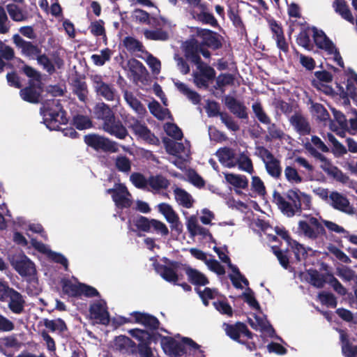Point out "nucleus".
I'll return each mask as SVG.
<instances>
[{"label":"nucleus","instance_id":"nucleus-1","mask_svg":"<svg viewBox=\"0 0 357 357\" xmlns=\"http://www.w3.org/2000/svg\"><path fill=\"white\" fill-rule=\"evenodd\" d=\"M273 201L281 212L287 217H293L296 213L301 214L303 210H310L312 205L310 195L301 192L299 189H290L286 193V197L291 202H287L278 192L274 191Z\"/></svg>","mask_w":357,"mask_h":357},{"label":"nucleus","instance_id":"nucleus-2","mask_svg":"<svg viewBox=\"0 0 357 357\" xmlns=\"http://www.w3.org/2000/svg\"><path fill=\"white\" fill-rule=\"evenodd\" d=\"M40 114L43 117V123L51 130H58L61 125H66L68 122L66 112L59 100H47L40 108Z\"/></svg>","mask_w":357,"mask_h":357},{"label":"nucleus","instance_id":"nucleus-3","mask_svg":"<svg viewBox=\"0 0 357 357\" xmlns=\"http://www.w3.org/2000/svg\"><path fill=\"white\" fill-rule=\"evenodd\" d=\"M84 142L96 151L104 153H116L119 151L116 142L96 133H90L84 136Z\"/></svg>","mask_w":357,"mask_h":357},{"label":"nucleus","instance_id":"nucleus-4","mask_svg":"<svg viewBox=\"0 0 357 357\" xmlns=\"http://www.w3.org/2000/svg\"><path fill=\"white\" fill-rule=\"evenodd\" d=\"M124 122L126 125L131 129L133 133L141 139L151 144L157 145L159 144L158 138L151 131L145 123H142L138 119L128 115L126 116Z\"/></svg>","mask_w":357,"mask_h":357},{"label":"nucleus","instance_id":"nucleus-5","mask_svg":"<svg viewBox=\"0 0 357 357\" xmlns=\"http://www.w3.org/2000/svg\"><path fill=\"white\" fill-rule=\"evenodd\" d=\"M196 66L198 71L192 73L193 82L197 88L207 89L209 82L215 79L216 72L213 67L206 63Z\"/></svg>","mask_w":357,"mask_h":357},{"label":"nucleus","instance_id":"nucleus-6","mask_svg":"<svg viewBox=\"0 0 357 357\" xmlns=\"http://www.w3.org/2000/svg\"><path fill=\"white\" fill-rule=\"evenodd\" d=\"M93 88L96 95L107 101H114L117 97V91L114 84L106 83L100 75H92L90 77Z\"/></svg>","mask_w":357,"mask_h":357},{"label":"nucleus","instance_id":"nucleus-7","mask_svg":"<svg viewBox=\"0 0 357 357\" xmlns=\"http://www.w3.org/2000/svg\"><path fill=\"white\" fill-rule=\"evenodd\" d=\"M165 262L167 265L157 264L155 265L156 272L167 282L177 284L179 280V275L176 271L181 268L184 266L181 262L176 261H171L167 258H164Z\"/></svg>","mask_w":357,"mask_h":357},{"label":"nucleus","instance_id":"nucleus-8","mask_svg":"<svg viewBox=\"0 0 357 357\" xmlns=\"http://www.w3.org/2000/svg\"><path fill=\"white\" fill-rule=\"evenodd\" d=\"M298 231L310 239H317L319 235L326 234L322 224L315 217H310L309 222L300 220L298 225Z\"/></svg>","mask_w":357,"mask_h":357},{"label":"nucleus","instance_id":"nucleus-9","mask_svg":"<svg viewBox=\"0 0 357 357\" xmlns=\"http://www.w3.org/2000/svg\"><path fill=\"white\" fill-rule=\"evenodd\" d=\"M197 35L202 39V46L213 50H218L222 47L223 37L215 31L207 29H197Z\"/></svg>","mask_w":357,"mask_h":357},{"label":"nucleus","instance_id":"nucleus-10","mask_svg":"<svg viewBox=\"0 0 357 357\" xmlns=\"http://www.w3.org/2000/svg\"><path fill=\"white\" fill-rule=\"evenodd\" d=\"M10 264L18 274L22 277L32 276L36 273L35 264L24 254L14 256Z\"/></svg>","mask_w":357,"mask_h":357},{"label":"nucleus","instance_id":"nucleus-11","mask_svg":"<svg viewBox=\"0 0 357 357\" xmlns=\"http://www.w3.org/2000/svg\"><path fill=\"white\" fill-rule=\"evenodd\" d=\"M158 211L162 214L167 222L170 224L172 231H176L177 235L183 232V224L172 206L167 203H160L158 205Z\"/></svg>","mask_w":357,"mask_h":357},{"label":"nucleus","instance_id":"nucleus-12","mask_svg":"<svg viewBox=\"0 0 357 357\" xmlns=\"http://www.w3.org/2000/svg\"><path fill=\"white\" fill-rule=\"evenodd\" d=\"M43 92V83L29 80L28 86L22 89L20 95L22 99L30 103H38Z\"/></svg>","mask_w":357,"mask_h":357},{"label":"nucleus","instance_id":"nucleus-13","mask_svg":"<svg viewBox=\"0 0 357 357\" xmlns=\"http://www.w3.org/2000/svg\"><path fill=\"white\" fill-rule=\"evenodd\" d=\"M102 128L106 132L119 139H125L128 135L126 126L115 116L111 119H107V123H103Z\"/></svg>","mask_w":357,"mask_h":357},{"label":"nucleus","instance_id":"nucleus-14","mask_svg":"<svg viewBox=\"0 0 357 357\" xmlns=\"http://www.w3.org/2000/svg\"><path fill=\"white\" fill-rule=\"evenodd\" d=\"M13 39L15 45L22 50V54L29 58L35 59L42 52L41 49L37 45L24 40L18 34H15Z\"/></svg>","mask_w":357,"mask_h":357},{"label":"nucleus","instance_id":"nucleus-15","mask_svg":"<svg viewBox=\"0 0 357 357\" xmlns=\"http://www.w3.org/2000/svg\"><path fill=\"white\" fill-rule=\"evenodd\" d=\"M89 313L92 319L98 321L102 325H108L110 321L109 313L106 306V303L100 301L93 303L90 305Z\"/></svg>","mask_w":357,"mask_h":357},{"label":"nucleus","instance_id":"nucleus-16","mask_svg":"<svg viewBox=\"0 0 357 357\" xmlns=\"http://www.w3.org/2000/svg\"><path fill=\"white\" fill-rule=\"evenodd\" d=\"M160 343L163 350L171 356L176 357L186 354L183 342H179L172 337H162Z\"/></svg>","mask_w":357,"mask_h":357},{"label":"nucleus","instance_id":"nucleus-17","mask_svg":"<svg viewBox=\"0 0 357 357\" xmlns=\"http://www.w3.org/2000/svg\"><path fill=\"white\" fill-rule=\"evenodd\" d=\"M135 319V323L144 326L149 331H156L159 328L160 322L158 319L149 313L135 311L130 313Z\"/></svg>","mask_w":357,"mask_h":357},{"label":"nucleus","instance_id":"nucleus-18","mask_svg":"<svg viewBox=\"0 0 357 357\" xmlns=\"http://www.w3.org/2000/svg\"><path fill=\"white\" fill-rule=\"evenodd\" d=\"M225 104L235 116L240 119H248V109L243 102L238 100L236 98L230 96H226L225 98Z\"/></svg>","mask_w":357,"mask_h":357},{"label":"nucleus","instance_id":"nucleus-19","mask_svg":"<svg viewBox=\"0 0 357 357\" xmlns=\"http://www.w3.org/2000/svg\"><path fill=\"white\" fill-rule=\"evenodd\" d=\"M331 200V206L333 208L352 215L354 213V208L351 206L347 197L338 192H332L329 196Z\"/></svg>","mask_w":357,"mask_h":357},{"label":"nucleus","instance_id":"nucleus-20","mask_svg":"<svg viewBox=\"0 0 357 357\" xmlns=\"http://www.w3.org/2000/svg\"><path fill=\"white\" fill-rule=\"evenodd\" d=\"M132 195L123 183H119V191L113 196V201L120 209L128 208L132 204Z\"/></svg>","mask_w":357,"mask_h":357},{"label":"nucleus","instance_id":"nucleus-21","mask_svg":"<svg viewBox=\"0 0 357 357\" xmlns=\"http://www.w3.org/2000/svg\"><path fill=\"white\" fill-rule=\"evenodd\" d=\"M201 46V43L196 39H191L186 42L185 47V56L195 65L204 63L199 56Z\"/></svg>","mask_w":357,"mask_h":357},{"label":"nucleus","instance_id":"nucleus-22","mask_svg":"<svg viewBox=\"0 0 357 357\" xmlns=\"http://www.w3.org/2000/svg\"><path fill=\"white\" fill-rule=\"evenodd\" d=\"M135 342L126 335L116 337L114 346L116 350L128 356L135 355Z\"/></svg>","mask_w":357,"mask_h":357},{"label":"nucleus","instance_id":"nucleus-23","mask_svg":"<svg viewBox=\"0 0 357 357\" xmlns=\"http://www.w3.org/2000/svg\"><path fill=\"white\" fill-rule=\"evenodd\" d=\"M291 125L301 135H307L311 132V126L308 120L300 112H296L289 119Z\"/></svg>","mask_w":357,"mask_h":357},{"label":"nucleus","instance_id":"nucleus-24","mask_svg":"<svg viewBox=\"0 0 357 357\" xmlns=\"http://www.w3.org/2000/svg\"><path fill=\"white\" fill-rule=\"evenodd\" d=\"M128 333L138 341H146L150 344L152 342L156 343L159 339L162 341V337H164L159 333L154 332V331H149L139 328L130 329Z\"/></svg>","mask_w":357,"mask_h":357},{"label":"nucleus","instance_id":"nucleus-25","mask_svg":"<svg viewBox=\"0 0 357 357\" xmlns=\"http://www.w3.org/2000/svg\"><path fill=\"white\" fill-rule=\"evenodd\" d=\"M197 10H197H192L191 13V16L192 18L198 20L199 22H201L203 24H210L214 27L218 26V22L214 15L210 13L206 2Z\"/></svg>","mask_w":357,"mask_h":357},{"label":"nucleus","instance_id":"nucleus-26","mask_svg":"<svg viewBox=\"0 0 357 357\" xmlns=\"http://www.w3.org/2000/svg\"><path fill=\"white\" fill-rule=\"evenodd\" d=\"M8 307L15 314H20L24 311L25 300L24 296L15 289L7 298Z\"/></svg>","mask_w":357,"mask_h":357},{"label":"nucleus","instance_id":"nucleus-27","mask_svg":"<svg viewBox=\"0 0 357 357\" xmlns=\"http://www.w3.org/2000/svg\"><path fill=\"white\" fill-rule=\"evenodd\" d=\"M123 98L126 103L137 114L138 118L144 119L145 117L147 114L146 107L132 92L126 91L123 93Z\"/></svg>","mask_w":357,"mask_h":357},{"label":"nucleus","instance_id":"nucleus-28","mask_svg":"<svg viewBox=\"0 0 357 357\" xmlns=\"http://www.w3.org/2000/svg\"><path fill=\"white\" fill-rule=\"evenodd\" d=\"M188 281L195 286H205L209 284L208 278L195 268L184 265L183 268Z\"/></svg>","mask_w":357,"mask_h":357},{"label":"nucleus","instance_id":"nucleus-29","mask_svg":"<svg viewBox=\"0 0 357 357\" xmlns=\"http://www.w3.org/2000/svg\"><path fill=\"white\" fill-rule=\"evenodd\" d=\"M313 40L316 46L320 49L325 50L326 52L331 50L335 45L322 30H318L316 27H312Z\"/></svg>","mask_w":357,"mask_h":357},{"label":"nucleus","instance_id":"nucleus-30","mask_svg":"<svg viewBox=\"0 0 357 357\" xmlns=\"http://www.w3.org/2000/svg\"><path fill=\"white\" fill-rule=\"evenodd\" d=\"M40 324H43L50 332H56L60 335H63L65 332L68 331V326L61 318L55 319H43L40 321Z\"/></svg>","mask_w":357,"mask_h":357},{"label":"nucleus","instance_id":"nucleus-31","mask_svg":"<svg viewBox=\"0 0 357 357\" xmlns=\"http://www.w3.org/2000/svg\"><path fill=\"white\" fill-rule=\"evenodd\" d=\"M216 156L218 158L219 162L225 165L229 168L234 167L236 165V162L234 161L235 158L234 151L229 147L225 146L220 148L215 153Z\"/></svg>","mask_w":357,"mask_h":357},{"label":"nucleus","instance_id":"nucleus-32","mask_svg":"<svg viewBox=\"0 0 357 357\" xmlns=\"http://www.w3.org/2000/svg\"><path fill=\"white\" fill-rule=\"evenodd\" d=\"M324 171L331 176L333 177L337 181L354 188L355 183L350 180L349 177L344 174L338 167L334 165H329L326 168H324Z\"/></svg>","mask_w":357,"mask_h":357},{"label":"nucleus","instance_id":"nucleus-33","mask_svg":"<svg viewBox=\"0 0 357 357\" xmlns=\"http://www.w3.org/2000/svg\"><path fill=\"white\" fill-rule=\"evenodd\" d=\"M95 117L107 123V119H112L115 114L108 105L105 102H99L94 107Z\"/></svg>","mask_w":357,"mask_h":357},{"label":"nucleus","instance_id":"nucleus-34","mask_svg":"<svg viewBox=\"0 0 357 357\" xmlns=\"http://www.w3.org/2000/svg\"><path fill=\"white\" fill-rule=\"evenodd\" d=\"M151 114L158 120H164L167 116L172 119L170 111L167 108H163L160 104L155 100L150 102L148 105Z\"/></svg>","mask_w":357,"mask_h":357},{"label":"nucleus","instance_id":"nucleus-35","mask_svg":"<svg viewBox=\"0 0 357 357\" xmlns=\"http://www.w3.org/2000/svg\"><path fill=\"white\" fill-rule=\"evenodd\" d=\"M169 185V181L161 174L151 175L149 177V185L153 190H166Z\"/></svg>","mask_w":357,"mask_h":357},{"label":"nucleus","instance_id":"nucleus-36","mask_svg":"<svg viewBox=\"0 0 357 357\" xmlns=\"http://www.w3.org/2000/svg\"><path fill=\"white\" fill-rule=\"evenodd\" d=\"M265 168L267 173L275 178H279L282 175V167L280 161L275 158L264 160Z\"/></svg>","mask_w":357,"mask_h":357},{"label":"nucleus","instance_id":"nucleus-37","mask_svg":"<svg viewBox=\"0 0 357 357\" xmlns=\"http://www.w3.org/2000/svg\"><path fill=\"white\" fill-rule=\"evenodd\" d=\"M226 181L236 188L245 189L248 186V180L245 176L233 173L225 174Z\"/></svg>","mask_w":357,"mask_h":357},{"label":"nucleus","instance_id":"nucleus-38","mask_svg":"<svg viewBox=\"0 0 357 357\" xmlns=\"http://www.w3.org/2000/svg\"><path fill=\"white\" fill-rule=\"evenodd\" d=\"M328 273H320L317 270L312 268L307 271L311 284L317 288L324 287V284L328 282Z\"/></svg>","mask_w":357,"mask_h":357},{"label":"nucleus","instance_id":"nucleus-39","mask_svg":"<svg viewBox=\"0 0 357 357\" xmlns=\"http://www.w3.org/2000/svg\"><path fill=\"white\" fill-rule=\"evenodd\" d=\"M175 86L177 89L191 100L193 104L197 105L201 102L200 95L197 92L191 90L185 84L181 82H175Z\"/></svg>","mask_w":357,"mask_h":357},{"label":"nucleus","instance_id":"nucleus-40","mask_svg":"<svg viewBox=\"0 0 357 357\" xmlns=\"http://www.w3.org/2000/svg\"><path fill=\"white\" fill-rule=\"evenodd\" d=\"M227 15L236 28L238 29L241 32L246 31L245 26L239 15L238 6L234 7L229 6Z\"/></svg>","mask_w":357,"mask_h":357},{"label":"nucleus","instance_id":"nucleus-41","mask_svg":"<svg viewBox=\"0 0 357 357\" xmlns=\"http://www.w3.org/2000/svg\"><path fill=\"white\" fill-rule=\"evenodd\" d=\"M243 322L237 321L234 324H225V333L231 340L240 343L242 340H241V335L242 333Z\"/></svg>","mask_w":357,"mask_h":357},{"label":"nucleus","instance_id":"nucleus-42","mask_svg":"<svg viewBox=\"0 0 357 357\" xmlns=\"http://www.w3.org/2000/svg\"><path fill=\"white\" fill-rule=\"evenodd\" d=\"M175 199L179 204L182 205L186 208H190L192 206L193 200L192 196L185 190L176 188L174 190Z\"/></svg>","mask_w":357,"mask_h":357},{"label":"nucleus","instance_id":"nucleus-43","mask_svg":"<svg viewBox=\"0 0 357 357\" xmlns=\"http://www.w3.org/2000/svg\"><path fill=\"white\" fill-rule=\"evenodd\" d=\"M71 124L77 130H83L92 128L93 123L91 119L85 115L76 114L71 120Z\"/></svg>","mask_w":357,"mask_h":357},{"label":"nucleus","instance_id":"nucleus-44","mask_svg":"<svg viewBox=\"0 0 357 357\" xmlns=\"http://www.w3.org/2000/svg\"><path fill=\"white\" fill-rule=\"evenodd\" d=\"M81 284H73L70 280L66 279L62 280V291L63 294L71 297L80 296Z\"/></svg>","mask_w":357,"mask_h":357},{"label":"nucleus","instance_id":"nucleus-45","mask_svg":"<svg viewBox=\"0 0 357 357\" xmlns=\"http://www.w3.org/2000/svg\"><path fill=\"white\" fill-rule=\"evenodd\" d=\"M105 22L102 20H96L91 22L89 25V30L91 34L96 37L102 36L105 44L107 43V38L106 35V30L104 26Z\"/></svg>","mask_w":357,"mask_h":357},{"label":"nucleus","instance_id":"nucleus-46","mask_svg":"<svg viewBox=\"0 0 357 357\" xmlns=\"http://www.w3.org/2000/svg\"><path fill=\"white\" fill-rule=\"evenodd\" d=\"M73 93L78 97L79 100L84 101L88 93L86 83L76 78L73 83Z\"/></svg>","mask_w":357,"mask_h":357},{"label":"nucleus","instance_id":"nucleus-47","mask_svg":"<svg viewBox=\"0 0 357 357\" xmlns=\"http://www.w3.org/2000/svg\"><path fill=\"white\" fill-rule=\"evenodd\" d=\"M124 47L130 52H143L144 47L143 44L136 38L132 36H126L123 40Z\"/></svg>","mask_w":357,"mask_h":357},{"label":"nucleus","instance_id":"nucleus-48","mask_svg":"<svg viewBox=\"0 0 357 357\" xmlns=\"http://www.w3.org/2000/svg\"><path fill=\"white\" fill-rule=\"evenodd\" d=\"M311 108L312 112L316 116L317 121L325 122L329 119L330 114L322 104L312 103Z\"/></svg>","mask_w":357,"mask_h":357},{"label":"nucleus","instance_id":"nucleus-49","mask_svg":"<svg viewBox=\"0 0 357 357\" xmlns=\"http://www.w3.org/2000/svg\"><path fill=\"white\" fill-rule=\"evenodd\" d=\"M335 10L336 13H339L343 19L351 24L354 23L353 15L344 1L336 2Z\"/></svg>","mask_w":357,"mask_h":357},{"label":"nucleus","instance_id":"nucleus-50","mask_svg":"<svg viewBox=\"0 0 357 357\" xmlns=\"http://www.w3.org/2000/svg\"><path fill=\"white\" fill-rule=\"evenodd\" d=\"M234 82L233 75L229 73H222L217 78L215 85L213 86L215 89H219L222 93L225 92L224 87L227 85H232Z\"/></svg>","mask_w":357,"mask_h":357},{"label":"nucleus","instance_id":"nucleus-51","mask_svg":"<svg viewBox=\"0 0 357 357\" xmlns=\"http://www.w3.org/2000/svg\"><path fill=\"white\" fill-rule=\"evenodd\" d=\"M235 162L238 165V168L243 171L249 174H252L254 172L252 160L244 152L240 154Z\"/></svg>","mask_w":357,"mask_h":357},{"label":"nucleus","instance_id":"nucleus-52","mask_svg":"<svg viewBox=\"0 0 357 357\" xmlns=\"http://www.w3.org/2000/svg\"><path fill=\"white\" fill-rule=\"evenodd\" d=\"M296 43L299 46L304 47L307 50H311L313 45L311 43L309 29H305L301 31L296 38Z\"/></svg>","mask_w":357,"mask_h":357},{"label":"nucleus","instance_id":"nucleus-53","mask_svg":"<svg viewBox=\"0 0 357 357\" xmlns=\"http://www.w3.org/2000/svg\"><path fill=\"white\" fill-rule=\"evenodd\" d=\"M145 37L149 40H167L169 38L167 31L162 30V29H156L155 30H146L144 32Z\"/></svg>","mask_w":357,"mask_h":357},{"label":"nucleus","instance_id":"nucleus-54","mask_svg":"<svg viewBox=\"0 0 357 357\" xmlns=\"http://www.w3.org/2000/svg\"><path fill=\"white\" fill-rule=\"evenodd\" d=\"M252 109L259 121L264 124H271V120L264 111L262 105L260 102H257L253 103L252 105Z\"/></svg>","mask_w":357,"mask_h":357},{"label":"nucleus","instance_id":"nucleus-55","mask_svg":"<svg viewBox=\"0 0 357 357\" xmlns=\"http://www.w3.org/2000/svg\"><path fill=\"white\" fill-rule=\"evenodd\" d=\"M112 54V52L110 49L105 48L100 51V54H93L91 59L95 65L102 66L110 60Z\"/></svg>","mask_w":357,"mask_h":357},{"label":"nucleus","instance_id":"nucleus-56","mask_svg":"<svg viewBox=\"0 0 357 357\" xmlns=\"http://www.w3.org/2000/svg\"><path fill=\"white\" fill-rule=\"evenodd\" d=\"M152 219L142 215H139L134 220L135 226L139 230L144 232H151Z\"/></svg>","mask_w":357,"mask_h":357},{"label":"nucleus","instance_id":"nucleus-57","mask_svg":"<svg viewBox=\"0 0 357 357\" xmlns=\"http://www.w3.org/2000/svg\"><path fill=\"white\" fill-rule=\"evenodd\" d=\"M164 130L168 136L174 139L181 140L183 138L182 130L175 123H166L164 126Z\"/></svg>","mask_w":357,"mask_h":357},{"label":"nucleus","instance_id":"nucleus-58","mask_svg":"<svg viewBox=\"0 0 357 357\" xmlns=\"http://www.w3.org/2000/svg\"><path fill=\"white\" fill-rule=\"evenodd\" d=\"M241 297L251 308L259 311L261 310L260 305L255 297L254 291L250 288H247L246 291L242 294Z\"/></svg>","mask_w":357,"mask_h":357},{"label":"nucleus","instance_id":"nucleus-59","mask_svg":"<svg viewBox=\"0 0 357 357\" xmlns=\"http://www.w3.org/2000/svg\"><path fill=\"white\" fill-rule=\"evenodd\" d=\"M150 344L146 341H139L137 345L135 344V355L138 354L140 357H153V351Z\"/></svg>","mask_w":357,"mask_h":357},{"label":"nucleus","instance_id":"nucleus-60","mask_svg":"<svg viewBox=\"0 0 357 357\" xmlns=\"http://www.w3.org/2000/svg\"><path fill=\"white\" fill-rule=\"evenodd\" d=\"M319 301L328 307L335 308L337 307V302L336 297L331 292L322 291L318 295Z\"/></svg>","mask_w":357,"mask_h":357},{"label":"nucleus","instance_id":"nucleus-61","mask_svg":"<svg viewBox=\"0 0 357 357\" xmlns=\"http://www.w3.org/2000/svg\"><path fill=\"white\" fill-rule=\"evenodd\" d=\"M115 167L119 172L128 173L131 169V162L126 155H118L115 160Z\"/></svg>","mask_w":357,"mask_h":357},{"label":"nucleus","instance_id":"nucleus-62","mask_svg":"<svg viewBox=\"0 0 357 357\" xmlns=\"http://www.w3.org/2000/svg\"><path fill=\"white\" fill-rule=\"evenodd\" d=\"M36 59L38 63L42 66L50 75L55 72L56 70L54 63L45 54H39Z\"/></svg>","mask_w":357,"mask_h":357},{"label":"nucleus","instance_id":"nucleus-63","mask_svg":"<svg viewBox=\"0 0 357 357\" xmlns=\"http://www.w3.org/2000/svg\"><path fill=\"white\" fill-rule=\"evenodd\" d=\"M130 181L132 184L139 189H145L149 185V178L141 173L135 172L131 174Z\"/></svg>","mask_w":357,"mask_h":357},{"label":"nucleus","instance_id":"nucleus-64","mask_svg":"<svg viewBox=\"0 0 357 357\" xmlns=\"http://www.w3.org/2000/svg\"><path fill=\"white\" fill-rule=\"evenodd\" d=\"M6 9L13 20L15 22H21L25 20V17L24 16L22 10L17 5L14 3H9L6 6Z\"/></svg>","mask_w":357,"mask_h":357}]
</instances>
